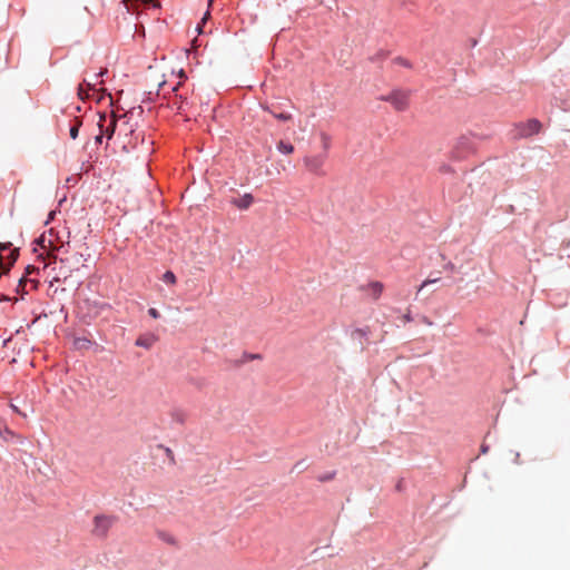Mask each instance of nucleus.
<instances>
[{"label": "nucleus", "instance_id": "f257e3e1", "mask_svg": "<svg viewBox=\"0 0 570 570\" xmlns=\"http://www.w3.org/2000/svg\"><path fill=\"white\" fill-rule=\"evenodd\" d=\"M326 158L327 154L322 153L317 155H307L304 157L303 161L307 171L314 175L324 176L325 173L323 170V167L326 161Z\"/></svg>", "mask_w": 570, "mask_h": 570}, {"label": "nucleus", "instance_id": "f03ea898", "mask_svg": "<svg viewBox=\"0 0 570 570\" xmlns=\"http://www.w3.org/2000/svg\"><path fill=\"white\" fill-rule=\"evenodd\" d=\"M99 130L105 135L107 139H111L115 130L118 126V119L114 112L110 115L100 114L98 121Z\"/></svg>", "mask_w": 570, "mask_h": 570}, {"label": "nucleus", "instance_id": "7ed1b4c3", "mask_svg": "<svg viewBox=\"0 0 570 570\" xmlns=\"http://www.w3.org/2000/svg\"><path fill=\"white\" fill-rule=\"evenodd\" d=\"M119 120H122V122L119 126V132H124L126 137L130 136L132 138V141H131V139H129L128 142H126L124 145V148L127 149V150L136 148L137 147V140L139 139L141 134L140 132H136L134 126L130 125L129 121L127 120V116L126 115L120 116Z\"/></svg>", "mask_w": 570, "mask_h": 570}, {"label": "nucleus", "instance_id": "20e7f679", "mask_svg": "<svg viewBox=\"0 0 570 570\" xmlns=\"http://www.w3.org/2000/svg\"><path fill=\"white\" fill-rule=\"evenodd\" d=\"M115 522V518L109 515H96L94 519L92 533L96 537L105 538Z\"/></svg>", "mask_w": 570, "mask_h": 570}, {"label": "nucleus", "instance_id": "39448f33", "mask_svg": "<svg viewBox=\"0 0 570 570\" xmlns=\"http://www.w3.org/2000/svg\"><path fill=\"white\" fill-rule=\"evenodd\" d=\"M410 95L406 91L395 90L382 99L391 102L399 111H403L409 107Z\"/></svg>", "mask_w": 570, "mask_h": 570}, {"label": "nucleus", "instance_id": "423d86ee", "mask_svg": "<svg viewBox=\"0 0 570 570\" xmlns=\"http://www.w3.org/2000/svg\"><path fill=\"white\" fill-rule=\"evenodd\" d=\"M473 149L472 142L469 137L461 136L452 149V157L455 159H461L465 157Z\"/></svg>", "mask_w": 570, "mask_h": 570}, {"label": "nucleus", "instance_id": "0eeeda50", "mask_svg": "<svg viewBox=\"0 0 570 570\" xmlns=\"http://www.w3.org/2000/svg\"><path fill=\"white\" fill-rule=\"evenodd\" d=\"M541 122L538 119H529L525 122H521L517 126V129L519 130L518 135L519 137H530L532 135H537L541 130Z\"/></svg>", "mask_w": 570, "mask_h": 570}, {"label": "nucleus", "instance_id": "6e6552de", "mask_svg": "<svg viewBox=\"0 0 570 570\" xmlns=\"http://www.w3.org/2000/svg\"><path fill=\"white\" fill-rule=\"evenodd\" d=\"M105 71H100L98 75H95L91 80L83 79V82L79 85L78 87V96L80 99H86L89 97V94L86 91L85 86L88 88V90H95V87L98 83V78L104 75Z\"/></svg>", "mask_w": 570, "mask_h": 570}, {"label": "nucleus", "instance_id": "1a4fd4ad", "mask_svg": "<svg viewBox=\"0 0 570 570\" xmlns=\"http://www.w3.org/2000/svg\"><path fill=\"white\" fill-rule=\"evenodd\" d=\"M262 108L272 114L273 117H275L277 120L279 121H291L293 119V116L292 114L289 112H284V111H279L277 107L275 106H268V105H262Z\"/></svg>", "mask_w": 570, "mask_h": 570}, {"label": "nucleus", "instance_id": "9d476101", "mask_svg": "<svg viewBox=\"0 0 570 570\" xmlns=\"http://www.w3.org/2000/svg\"><path fill=\"white\" fill-rule=\"evenodd\" d=\"M230 203L238 209L245 210L252 206L254 203V197L252 194H245L238 198H233Z\"/></svg>", "mask_w": 570, "mask_h": 570}, {"label": "nucleus", "instance_id": "9b49d317", "mask_svg": "<svg viewBox=\"0 0 570 570\" xmlns=\"http://www.w3.org/2000/svg\"><path fill=\"white\" fill-rule=\"evenodd\" d=\"M157 340L155 334H142L136 340V345L149 350Z\"/></svg>", "mask_w": 570, "mask_h": 570}, {"label": "nucleus", "instance_id": "f8f14e48", "mask_svg": "<svg viewBox=\"0 0 570 570\" xmlns=\"http://www.w3.org/2000/svg\"><path fill=\"white\" fill-rule=\"evenodd\" d=\"M0 438L4 441V442H9V441H12V440H17L19 442H22L23 439L20 434L13 432L11 429L8 428V425H6L2 431L0 432Z\"/></svg>", "mask_w": 570, "mask_h": 570}, {"label": "nucleus", "instance_id": "ddd939ff", "mask_svg": "<svg viewBox=\"0 0 570 570\" xmlns=\"http://www.w3.org/2000/svg\"><path fill=\"white\" fill-rule=\"evenodd\" d=\"M368 288H370V291H371V293H372L373 297H374L375 299H377V298L380 297V295L382 294V292H383V289H384V286H383V284H382V283H380V282H372V283H370V285H368Z\"/></svg>", "mask_w": 570, "mask_h": 570}, {"label": "nucleus", "instance_id": "4468645a", "mask_svg": "<svg viewBox=\"0 0 570 570\" xmlns=\"http://www.w3.org/2000/svg\"><path fill=\"white\" fill-rule=\"evenodd\" d=\"M320 139L323 147V153L327 154L328 149L331 148L332 138L327 132H320Z\"/></svg>", "mask_w": 570, "mask_h": 570}, {"label": "nucleus", "instance_id": "2eb2a0df", "mask_svg": "<svg viewBox=\"0 0 570 570\" xmlns=\"http://www.w3.org/2000/svg\"><path fill=\"white\" fill-rule=\"evenodd\" d=\"M277 149L283 154H292L294 151V146L289 142H285L283 140H279L277 144Z\"/></svg>", "mask_w": 570, "mask_h": 570}, {"label": "nucleus", "instance_id": "dca6fc26", "mask_svg": "<svg viewBox=\"0 0 570 570\" xmlns=\"http://www.w3.org/2000/svg\"><path fill=\"white\" fill-rule=\"evenodd\" d=\"M81 126V121L78 119H75L73 125L70 127L69 134L72 139H76L78 137L79 128Z\"/></svg>", "mask_w": 570, "mask_h": 570}, {"label": "nucleus", "instance_id": "f3484780", "mask_svg": "<svg viewBox=\"0 0 570 570\" xmlns=\"http://www.w3.org/2000/svg\"><path fill=\"white\" fill-rule=\"evenodd\" d=\"M163 281L169 285H175L176 282H177V278L175 276V274L171 272V271H167L164 275H163Z\"/></svg>", "mask_w": 570, "mask_h": 570}, {"label": "nucleus", "instance_id": "a211bd4d", "mask_svg": "<svg viewBox=\"0 0 570 570\" xmlns=\"http://www.w3.org/2000/svg\"><path fill=\"white\" fill-rule=\"evenodd\" d=\"M368 334V328H356L355 331H353L352 333V337L353 338H365Z\"/></svg>", "mask_w": 570, "mask_h": 570}, {"label": "nucleus", "instance_id": "6ab92c4d", "mask_svg": "<svg viewBox=\"0 0 570 570\" xmlns=\"http://www.w3.org/2000/svg\"><path fill=\"white\" fill-rule=\"evenodd\" d=\"M440 278H428L425 279L417 288V293L420 294L428 285L439 282Z\"/></svg>", "mask_w": 570, "mask_h": 570}, {"label": "nucleus", "instance_id": "aec40b11", "mask_svg": "<svg viewBox=\"0 0 570 570\" xmlns=\"http://www.w3.org/2000/svg\"><path fill=\"white\" fill-rule=\"evenodd\" d=\"M334 476H335V472H328V473H326V474L320 475V476H318V480H320L321 482H326V481H331V480H333V479H334Z\"/></svg>", "mask_w": 570, "mask_h": 570}, {"label": "nucleus", "instance_id": "412c9836", "mask_svg": "<svg viewBox=\"0 0 570 570\" xmlns=\"http://www.w3.org/2000/svg\"><path fill=\"white\" fill-rule=\"evenodd\" d=\"M395 62L401 65V66H403V67H406V68L411 67V63L406 59L401 58V57L396 58Z\"/></svg>", "mask_w": 570, "mask_h": 570}, {"label": "nucleus", "instance_id": "4be33fe9", "mask_svg": "<svg viewBox=\"0 0 570 570\" xmlns=\"http://www.w3.org/2000/svg\"><path fill=\"white\" fill-rule=\"evenodd\" d=\"M26 284H27L26 277L20 278L17 291L21 292V293H24Z\"/></svg>", "mask_w": 570, "mask_h": 570}, {"label": "nucleus", "instance_id": "5701e85b", "mask_svg": "<svg viewBox=\"0 0 570 570\" xmlns=\"http://www.w3.org/2000/svg\"><path fill=\"white\" fill-rule=\"evenodd\" d=\"M148 314H149L153 318H158V317L160 316L159 312H158L156 308H154V307H151V308H149V309H148Z\"/></svg>", "mask_w": 570, "mask_h": 570}, {"label": "nucleus", "instance_id": "b1692460", "mask_svg": "<svg viewBox=\"0 0 570 570\" xmlns=\"http://www.w3.org/2000/svg\"><path fill=\"white\" fill-rule=\"evenodd\" d=\"M10 407H11V409H12V411H13V412H16L17 414H19V415H21V416H23V417H26V416H27V414H26V413H23V412H21V411H20V410L14 405V404H10Z\"/></svg>", "mask_w": 570, "mask_h": 570}, {"label": "nucleus", "instance_id": "393cba45", "mask_svg": "<svg viewBox=\"0 0 570 570\" xmlns=\"http://www.w3.org/2000/svg\"><path fill=\"white\" fill-rule=\"evenodd\" d=\"M35 271H37V268L32 265H29L26 268V274L29 275V274L33 273Z\"/></svg>", "mask_w": 570, "mask_h": 570}, {"label": "nucleus", "instance_id": "a878e982", "mask_svg": "<svg viewBox=\"0 0 570 570\" xmlns=\"http://www.w3.org/2000/svg\"><path fill=\"white\" fill-rule=\"evenodd\" d=\"M440 171H442V173H450V171H452V169H451V167H450V166L443 165V166L440 168Z\"/></svg>", "mask_w": 570, "mask_h": 570}, {"label": "nucleus", "instance_id": "bb28decb", "mask_svg": "<svg viewBox=\"0 0 570 570\" xmlns=\"http://www.w3.org/2000/svg\"><path fill=\"white\" fill-rule=\"evenodd\" d=\"M104 136H105V135L100 131V132H99V135H98V136H96V142L100 144V142H101V140H102V137H104Z\"/></svg>", "mask_w": 570, "mask_h": 570}, {"label": "nucleus", "instance_id": "cd10ccee", "mask_svg": "<svg viewBox=\"0 0 570 570\" xmlns=\"http://www.w3.org/2000/svg\"><path fill=\"white\" fill-rule=\"evenodd\" d=\"M454 268H455V266H454V264H452V263H449V264L445 266V269H449V271H451V272H453V271H454Z\"/></svg>", "mask_w": 570, "mask_h": 570}, {"label": "nucleus", "instance_id": "c85d7f7f", "mask_svg": "<svg viewBox=\"0 0 570 570\" xmlns=\"http://www.w3.org/2000/svg\"><path fill=\"white\" fill-rule=\"evenodd\" d=\"M6 422L3 419L0 417V432L2 431V429L6 426Z\"/></svg>", "mask_w": 570, "mask_h": 570}, {"label": "nucleus", "instance_id": "c756f323", "mask_svg": "<svg viewBox=\"0 0 570 570\" xmlns=\"http://www.w3.org/2000/svg\"><path fill=\"white\" fill-rule=\"evenodd\" d=\"M208 17H209V11H207V12L205 13L204 18L202 19L203 23H205V22H206V20L208 19Z\"/></svg>", "mask_w": 570, "mask_h": 570}, {"label": "nucleus", "instance_id": "7c9ffc66", "mask_svg": "<svg viewBox=\"0 0 570 570\" xmlns=\"http://www.w3.org/2000/svg\"><path fill=\"white\" fill-rule=\"evenodd\" d=\"M404 320H405L406 322H410V321L412 320V317H411V315H410V314H406V315L404 316Z\"/></svg>", "mask_w": 570, "mask_h": 570}, {"label": "nucleus", "instance_id": "2f4dec72", "mask_svg": "<svg viewBox=\"0 0 570 570\" xmlns=\"http://www.w3.org/2000/svg\"><path fill=\"white\" fill-rule=\"evenodd\" d=\"M10 298L8 296H2L0 301H9Z\"/></svg>", "mask_w": 570, "mask_h": 570}, {"label": "nucleus", "instance_id": "473e14b6", "mask_svg": "<svg viewBox=\"0 0 570 570\" xmlns=\"http://www.w3.org/2000/svg\"><path fill=\"white\" fill-rule=\"evenodd\" d=\"M178 89V86L173 87V91H176Z\"/></svg>", "mask_w": 570, "mask_h": 570}, {"label": "nucleus", "instance_id": "72a5a7b5", "mask_svg": "<svg viewBox=\"0 0 570 570\" xmlns=\"http://www.w3.org/2000/svg\"><path fill=\"white\" fill-rule=\"evenodd\" d=\"M213 0H209V6L212 4Z\"/></svg>", "mask_w": 570, "mask_h": 570}]
</instances>
